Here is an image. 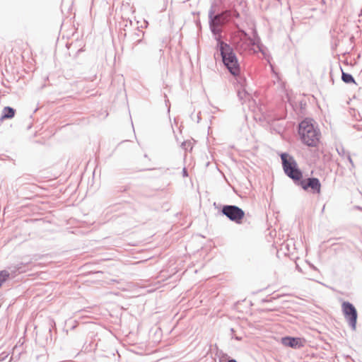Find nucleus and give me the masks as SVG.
Returning <instances> with one entry per match:
<instances>
[{"instance_id": "nucleus-1", "label": "nucleus", "mask_w": 362, "mask_h": 362, "mask_svg": "<svg viewBox=\"0 0 362 362\" xmlns=\"http://www.w3.org/2000/svg\"><path fill=\"white\" fill-rule=\"evenodd\" d=\"M210 28L215 38L217 40L222 60L228 71L234 76L240 73V66L233 49L226 43L220 40L219 34L221 32L222 26L228 21L229 13H222L214 15V11H210L209 13Z\"/></svg>"}, {"instance_id": "nucleus-2", "label": "nucleus", "mask_w": 362, "mask_h": 362, "mask_svg": "<svg viewBox=\"0 0 362 362\" xmlns=\"http://www.w3.org/2000/svg\"><path fill=\"white\" fill-rule=\"evenodd\" d=\"M299 134L303 142L310 146H315L320 138L319 130L310 119H305L300 123Z\"/></svg>"}, {"instance_id": "nucleus-3", "label": "nucleus", "mask_w": 362, "mask_h": 362, "mask_svg": "<svg viewBox=\"0 0 362 362\" xmlns=\"http://www.w3.org/2000/svg\"><path fill=\"white\" fill-rule=\"evenodd\" d=\"M281 158L286 174L293 180H300L302 177V173L298 169L295 160L287 153H282Z\"/></svg>"}, {"instance_id": "nucleus-4", "label": "nucleus", "mask_w": 362, "mask_h": 362, "mask_svg": "<svg viewBox=\"0 0 362 362\" xmlns=\"http://www.w3.org/2000/svg\"><path fill=\"white\" fill-rule=\"evenodd\" d=\"M341 310L351 329L356 330L358 315L355 307L351 303L345 301L341 304Z\"/></svg>"}, {"instance_id": "nucleus-5", "label": "nucleus", "mask_w": 362, "mask_h": 362, "mask_svg": "<svg viewBox=\"0 0 362 362\" xmlns=\"http://www.w3.org/2000/svg\"><path fill=\"white\" fill-rule=\"evenodd\" d=\"M222 213L237 223H240L245 216V212L240 208L233 205L224 206Z\"/></svg>"}, {"instance_id": "nucleus-6", "label": "nucleus", "mask_w": 362, "mask_h": 362, "mask_svg": "<svg viewBox=\"0 0 362 362\" xmlns=\"http://www.w3.org/2000/svg\"><path fill=\"white\" fill-rule=\"evenodd\" d=\"M281 344L293 349H299L305 344V340L298 337H286L281 339Z\"/></svg>"}, {"instance_id": "nucleus-7", "label": "nucleus", "mask_w": 362, "mask_h": 362, "mask_svg": "<svg viewBox=\"0 0 362 362\" xmlns=\"http://www.w3.org/2000/svg\"><path fill=\"white\" fill-rule=\"evenodd\" d=\"M302 187L304 189H307L310 187L313 190V192L317 194L320 193L321 185L319 180L317 178H308L306 182H302Z\"/></svg>"}, {"instance_id": "nucleus-8", "label": "nucleus", "mask_w": 362, "mask_h": 362, "mask_svg": "<svg viewBox=\"0 0 362 362\" xmlns=\"http://www.w3.org/2000/svg\"><path fill=\"white\" fill-rule=\"evenodd\" d=\"M4 114L2 115V118H12L14 116L15 111L13 108L10 107H6L3 111Z\"/></svg>"}, {"instance_id": "nucleus-9", "label": "nucleus", "mask_w": 362, "mask_h": 362, "mask_svg": "<svg viewBox=\"0 0 362 362\" xmlns=\"http://www.w3.org/2000/svg\"><path fill=\"white\" fill-rule=\"evenodd\" d=\"M9 276V273L7 271H1L0 272V286L3 284V283L7 279Z\"/></svg>"}, {"instance_id": "nucleus-10", "label": "nucleus", "mask_w": 362, "mask_h": 362, "mask_svg": "<svg viewBox=\"0 0 362 362\" xmlns=\"http://www.w3.org/2000/svg\"><path fill=\"white\" fill-rule=\"evenodd\" d=\"M342 80L345 83L354 82V79L353 76L351 74H346V73L342 74Z\"/></svg>"}, {"instance_id": "nucleus-11", "label": "nucleus", "mask_w": 362, "mask_h": 362, "mask_svg": "<svg viewBox=\"0 0 362 362\" xmlns=\"http://www.w3.org/2000/svg\"><path fill=\"white\" fill-rule=\"evenodd\" d=\"M247 93L245 90H238V95L240 100H243L246 98Z\"/></svg>"}, {"instance_id": "nucleus-12", "label": "nucleus", "mask_w": 362, "mask_h": 362, "mask_svg": "<svg viewBox=\"0 0 362 362\" xmlns=\"http://www.w3.org/2000/svg\"><path fill=\"white\" fill-rule=\"evenodd\" d=\"M250 42L252 44V45H257L259 49L261 50V48L259 47V39L257 38H255V39H251L250 40Z\"/></svg>"}, {"instance_id": "nucleus-13", "label": "nucleus", "mask_w": 362, "mask_h": 362, "mask_svg": "<svg viewBox=\"0 0 362 362\" xmlns=\"http://www.w3.org/2000/svg\"><path fill=\"white\" fill-rule=\"evenodd\" d=\"M348 160L350 162V163L353 165V161L350 156H348Z\"/></svg>"}, {"instance_id": "nucleus-14", "label": "nucleus", "mask_w": 362, "mask_h": 362, "mask_svg": "<svg viewBox=\"0 0 362 362\" xmlns=\"http://www.w3.org/2000/svg\"><path fill=\"white\" fill-rule=\"evenodd\" d=\"M228 362H237L235 359H230Z\"/></svg>"}, {"instance_id": "nucleus-15", "label": "nucleus", "mask_w": 362, "mask_h": 362, "mask_svg": "<svg viewBox=\"0 0 362 362\" xmlns=\"http://www.w3.org/2000/svg\"><path fill=\"white\" fill-rule=\"evenodd\" d=\"M183 174L186 175V170L185 169L183 170Z\"/></svg>"}]
</instances>
